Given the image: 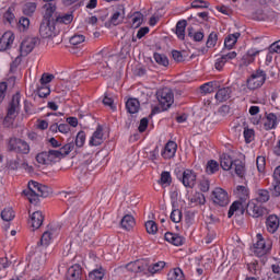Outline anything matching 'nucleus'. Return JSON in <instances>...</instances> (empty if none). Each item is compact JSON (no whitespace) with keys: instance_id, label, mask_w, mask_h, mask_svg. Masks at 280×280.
Here are the masks:
<instances>
[{"instance_id":"f257e3e1","label":"nucleus","mask_w":280,"mask_h":280,"mask_svg":"<svg viewBox=\"0 0 280 280\" xmlns=\"http://www.w3.org/2000/svg\"><path fill=\"white\" fill-rule=\"evenodd\" d=\"M84 148V141H70L63 144L58 150L43 151L36 155V161L39 165H56L60 163L65 156H69L71 152H80Z\"/></svg>"},{"instance_id":"f03ea898","label":"nucleus","mask_w":280,"mask_h":280,"mask_svg":"<svg viewBox=\"0 0 280 280\" xmlns=\"http://www.w3.org/2000/svg\"><path fill=\"white\" fill-rule=\"evenodd\" d=\"M19 110H21V93L16 92L7 108V116L3 119L4 128H12L14 126V119H16Z\"/></svg>"},{"instance_id":"7ed1b4c3","label":"nucleus","mask_w":280,"mask_h":280,"mask_svg":"<svg viewBox=\"0 0 280 280\" xmlns=\"http://www.w3.org/2000/svg\"><path fill=\"white\" fill-rule=\"evenodd\" d=\"M156 100L162 108V112L170 110L174 104V91L170 88H162L156 91Z\"/></svg>"},{"instance_id":"20e7f679","label":"nucleus","mask_w":280,"mask_h":280,"mask_svg":"<svg viewBox=\"0 0 280 280\" xmlns=\"http://www.w3.org/2000/svg\"><path fill=\"white\" fill-rule=\"evenodd\" d=\"M179 183L186 187V189H194L198 180V173L191 168H186L184 171H178L176 173Z\"/></svg>"},{"instance_id":"39448f33","label":"nucleus","mask_w":280,"mask_h":280,"mask_svg":"<svg viewBox=\"0 0 280 280\" xmlns=\"http://www.w3.org/2000/svg\"><path fill=\"white\" fill-rule=\"evenodd\" d=\"M266 71L258 69L252 73V75L247 79V89L250 91H255L257 89H261L264 84H266Z\"/></svg>"},{"instance_id":"423d86ee","label":"nucleus","mask_w":280,"mask_h":280,"mask_svg":"<svg viewBox=\"0 0 280 280\" xmlns=\"http://www.w3.org/2000/svg\"><path fill=\"white\" fill-rule=\"evenodd\" d=\"M211 200L217 207H228L231 199L229 192L224 188L217 187L211 194Z\"/></svg>"},{"instance_id":"0eeeda50","label":"nucleus","mask_w":280,"mask_h":280,"mask_svg":"<svg viewBox=\"0 0 280 280\" xmlns=\"http://www.w3.org/2000/svg\"><path fill=\"white\" fill-rule=\"evenodd\" d=\"M257 242L254 244V255L256 257H264V255H268L272 248V244L269 243L266 244V240L264 238V235L257 234L256 235Z\"/></svg>"},{"instance_id":"6e6552de","label":"nucleus","mask_w":280,"mask_h":280,"mask_svg":"<svg viewBox=\"0 0 280 280\" xmlns=\"http://www.w3.org/2000/svg\"><path fill=\"white\" fill-rule=\"evenodd\" d=\"M40 44V39L38 37H26L22 40L20 45V56H30L32 51H34V48L36 45Z\"/></svg>"},{"instance_id":"1a4fd4ad","label":"nucleus","mask_w":280,"mask_h":280,"mask_svg":"<svg viewBox=\"0 0 280 280\" xmlns=\"http://www.w3.org/2000/svg\"><path fill=\"white\" fill-rule=\"evenodd\" d=\"M42 38H51L56 36V20H43L39 26Z\"/></svg>"},{"instance_id":"9d476101","label":"nucleus","mask_w":280,"mask_h":280,"mask_svg":"<svg viewBox=\"0 0 280 280\" xmlns=\"http://www.w3.org/2000/svg\"><path fill=\"white\" fill-rule=\"evenodd\" d=\"M9 151L15 152L16 154H30V144L27 141H10Z\"/></svg>"},{"instance_id":"9b49d317","label":"nucleus","mask_w":280,"mask_h":280,"mask_svg":"<svg viewBox=\"0 0 280 280\" xmlns=\"http://www.w3.org/2000/svg\"><path fill=\"white\" fill-rule=\"evenodd\" d=\"M265 224L267 232L270 233L271 235H275V233L279 231L280 219L277 214H269L266 218Z\"/></svg>"},{"instance_id":"f8f14e48","label":"nucleus","mask_w":280,"mask_h":280,"mask_svg":"<svg viewBox=\"0 0 280 280\" xmlns=\"http://www.w3.org/2000/svg\"><path fill=\"white\" fill-rule=\"evenodd\" d=\"M246 206V213L252 218H264L266 215V208L258 206L255 202H248Z\"/></svg>"},{"instance_id":"ddd939ff","label":"nucleus","mask_w":280,"mask_h":280,"mask_svg":"<svg viewBox=\"0 0 280 280\" xmlns=\"http://www.w3.org/2000/svg\"><path fill=\"white\" fill-rule=\"evenodd\" d=\"M124 19H126V8H124V5H118L114 10L109 23H112V25H121Z\"/></svg>"},{"instance_id":"4468645a","label":"nucleus","mask_w":280,"mask_h":280,"mask_svg":"<svg viewBox=\"0 0 280 280\" xmlns=\"http://www.w3.org/2000/svg\"><path fill=\"white\" fill-rule=\"evenodd\" d=\"M66 277L68 280H82V277H84V270L82 269V266L74 264L68 268Z\"/></svg>"},{"instance_id":"2eb2a0df","label":"nucleus","mask_w":280,"mask_h":280,"mask_svg":"<svg viewBox=\"0 0 280 280\" xmlns=\"http://www.w3.org/2000/svg\"><path fill=\"white\" fill-rule=\"evenodd\" d=\"M246 212V203L242 201H233V203L230 206V209L228 211V218H232L234 214L236 215H244Z\"/></svg>"},{"instance_id":"dca6fc26","label":"nucleus","mask_w":280,"mask_h":280,"mask_svg":"<svg viewBox=\"0 0 280 280\" xmlns=\"http://www.w3.org/2000/svg\"><path fill=\"white\" fill-rule=\"evenodd\" d=\"M164 240L173 246H183L186 242V238L184 236H180V234L173 232H166L164 234Z\"/></svg>"},{"instance_id":"f3484780","label":"nucleus","mask_w":280,"mask_h":280,"mask_svg":"<svg viewBox=\"0 0 280 280\" xmlns=\"http://www.w3.org/2000/svg\"><path fill=\"white\" fill-rule=\"evenodd\" d=\"M56 10H58L56 2H45V4L43 5V11H44L43 21H56V19H54V14H56Z\"/></svg>"},{"instance_id":"a211bd4d","label":"nucleus","mask_w":280,"mask_h":280,"mask_svg":"<svg viewBox=\"0 0 280 280\" xmlns=\"http://www.w3.org/2000/svg\"><path fill=\"white\" fill-rule=\"evenodd\" d=\"M176 150H178L176 141H167L161 154L165 160L174 159L176 156Z\"/></svg>"},{"instance_id":"6ab92c4d","label":"nucleus","mask_w":280,"mask_h":280,"mask_svg":"<svg viewBox=\"0 0 280 280\" xmlns=\"http://www.w3.org/2000/svg\"><path fill=\"white\" fill-rule=\"evenodd\" d=\"M43 222H45V215H43V212L35 211L31 215L28 224H31L33 231H37V229H40V226H43Z\"/></svg>"},{"instance_id":"aec40b11","label":"nucleus","mask_w":280,"mask_h":280,"mask_svg":"<svg viewBox=\"0 0 280 280\" xmlns=\"http://www.w3.org/2000/svg\"><path fill=\"white\" fill-rule=\"evenodd\" d=\"M136 224L135 217L130 212L125 213L120 220V229H124V231H132Z\"/></svg>"},{"instance_id":"412c9836","label":"nucleus","mask_w":280,"mask_h":280,"mask_svg":"<svg viewBox=\"0 0 280 280\" xmlns=\"http://www.w3.org/2000/svg\"><path fill=\"white\" fill-rule=\"evenodd\" d=\"M235 163V160L229 154L223 153L220 155V166L224 172H229L230 170H233V164Z\"/></svg>"},{"instance_id":"4be33fe9","label":"nucleus","mask_w":280,"mask_h":280,"mask_svg":"<svg viewBox=\"0 0 280 280\" xmlns=\"http://www.w3.org/2000/svg\"><path fill=\"white\" fill-rule=\"evenodd\" d=\"M14 33L12 31L5 32L1 37L2 51L10 49L14 45Z\"/></svg>"},{"instance_id":"5701e85b","label":"nucleus","mask_w":280,"mask_h":280,"mask_svg":"<svg viewBox=\"0 0 280 280\" xmlns=\"http://www.w3.org/2000/svg\"><path fill=\"white\" fill-rule=\"evenodd\" d=\"M233 168L238 178L246 176V163H244V161L240 159L234 160Z\"/></svg>"},{"instance_id":"b1692460","label":"nucleus","mask_w":280,"mask_h":280,"mask_svg":"<svg viewBox=\"0 0 280 280\" xmlns=\"http://www.w3.org/2000/svg\"><path fill=\"white\" fill-rule=\"evenodd\" d=\"M277 124H279V120L277 118V115H275V113L266 114V118L264 122L266 130H272L273 128H277Z\"/></svg>"},{"instance_id":"393cba45","label":"nucleus","mask_w":280,"mask_h":280,"mask_svg":"<svg viewBox=\"0 0 280 280\" xmlns=\"http://www.w3.org/2000/svg\"><path fill=\"white\" fill-rule=\"evenodd\" d=\"M259 50L252 48L249 49L246 55L242 58V65L243 67H248V65H253L255 62V56H258Z\"/></svg>"},{"instance_id":"a878e982","label":"nucleus","mask_w":280,"mask_h":280,"mask_svg":"<svg viewBox=\"0 0 280 280\" xmlns=\"http://www.w3.org/2000/svg\"><path fill=\"white\" fill-rule=\"evenodd\" d=\"M126 108H127V113H130V115H135L136 113H139V108H141V104L137 98H129L126 102Z\"/></svg>"},{"instance_id":"bb28decb","label":"nucleus","mask_w":280,"mask_h":280,"mask_svg":"<svg viewBox=\"0 0 280 280\" xmlns=\"http://www.w3.org/2000/svg\"><path fill=\"white\" fill-rule=\"evenodd\" d=\"M231 88H222L218 90L215 94V100H218V102H226V100H231Z\"/></svg>"},{"instance_id":"cd10ccee","label":"nucleus","mask_w":280,"mask_h":280,"mask_svg":"<svg viewBox=\"0 0 280 280\" xmlns=\"http://www.w3.org/2000/svg\"><path fill=\"white\" fill-rule=\"evenodd\" d=\"M187 28V20L178 21L176 24V36L179 40H185V30Z\"/></svg>"},{"instance_id":"c85d7f7f","label":"nucleus","mask_w":280,"mask_h":280,"mask_svg":"<svg viewBox=\"0 0 280 280\" xmlns=\"http://www.w3.org/2000/svg\"><path fill=\"white\" fill-rule=\"evenodd\" d=\"M106 276V269H104L103 267L93 269L90 273L88 279L89 280H102L104 279V277Z\"/></svg>"},{"instance_id":"c756f323","label":"nucleus","mask_w":280,"mask_h":280,"mask_svg":"<svg viewBox=\"0 0 280 280\" xmlns=\"http://www.w3.org/2000/svg\"><path fill=\"white\" fill-rule=\"evenodd\" d=\"M3 21L4 23H9V25L11 26L16 25V16L14 15L13 7L9 8L7 12L3 14Z\"/></svg>"},{"instance_id":"7c9ffc66","label":"nucleus","mask_w":280,"mask_h":280,"mask_svg":"<svg viewBox=\"0 0 280 280\" xmlns=\"http://www.w3.org/2000/svg\"><path fill=\"white\" fill-rule=\"evenodd\" d=\"M235 195L240 199V202H243L246 205V200H248V188L245 186H237L235 190Z\"/></svg>"},{"instance_id":"2f4dec72","label":"nucleus","mask_w":280,"mask_h":280,"mask_svg":"<svg viewBox=\"0 0 280 280\" xmlns=\"http://www.w3.org/2000/svg\"><path fill=\"white\" fill-rule=\"evenodd\" d=\"M220 86V83L218 81H210L208 83H205L200 86V91L201 93H205L207 95V93H213L215 91V89H218Z\"/></svg>"},{"instance_id":"473e14b6","label":"nucleus","mask_w":280,"mask_h":280,"mask_svg":"<svg viewBox=\"0 0 280 280\" xmlns=\"http://www.w3.org/2000/svg\"><path fill=\"white\" fill-rule=\"evenodd\" d=\"M14 218H16V214L14 213V210L11 207L4 208L1 211V220H3V222H12Z\"/></svg>"},{"instance_id":"72a5a7b5","label":"nucleus","mask_w":280,"mask_h":280,"mask_svg":"<svg viewBox=\"0 0 280 280\" xmlns=\"http://www.w3.org/2000/svg\"><path fill=\"white\" fill-rule=\"evenodd\" d=\"M108 137V135H106V130L104 127H102V125H98L96 130L94 131L92 138H91V141H95V139H98V140H106Z\"/></svg>"},{"instance_id":"f704fd0d","label":"nucleus","mask_w":280,"mask_h":280,"mask_svg":"<svg viewBox=\"0 0 280 280\" xmlns=\"http://www.w3.org/2000/svg\"><path fill=\"white\" fill-rule=\"evenodd\" d=\"M256 200L257 202H268V200H270V191H268V189H258L256 191Z\"/></svg>"},{"instance_id":"c9c22d12","label":"nucleus","mask_w":280,"mask_h":280,"mask_svg":"<svg viewBox=\"0 0 280 280\" xmlns=\"http://www.w3.org/2000/svg\"><path fill=\"white\" fill-rule=\"evenodd\" d=\"M240 36H241L240 33L228 35L224 40V46L228 49H233V46L237 43V38H240Z\"/></svg>"},{"instance_id":"e433bc0d","label":"nucleus","mask_w":280,"mask_h":280,"mask_svg":"<svg viewBox=\"0 0 280 280\" xmlns=\"http://www.w3.org/2000/svg\"><path fill=\"white\" fill-rule=\"evenodd\" d=\"M166 262L165 261H158L152 265H149L148 272L149 275H156V272H161L163 268H165Z\"/></svg>"},{"instance_id":"4c0bfd02","label":"nucleus","mask_w":280,"mask_h":280,"mask_svg":"<svg viewBox=\"0 0 280 280\" xmlns=\"http://www.w3.org/2000/svg\"><path fill=\"white\" fill-rule=\"evenodd\" d=\"M159 185H161L162 187H170V185H172V174L167 171H163L161 173Z\"/></svg>"},{"instance_id":"58836bf2","label":"nucleus","mask_w":280,"mask_h":280,"mask_svg":"<svg viewBox=\"0 0 280 280\" xmlns=\"http://www.w3.org/2000/svg\"><path fill=\"white\" fill-rule=\"evenodd\" d=\"M220 171V164L215 160H209L206 165V172L208 174H215Z\"/></svg>"},{"instance_id":"ea45409f","label":"nucleus","mask_w":280,"mask_h":280,"mask_svg":"<svg viewBox=\"0 0 280 280\" xmlns=\"http://www.w3.org/2000/svg\"><path fill=\"white\" fill-rule=\"evenodd\" d=\"M55 23H62L63 25H70L73 23V14L67 13L55 18Z\"/></svg>"},{"instance_id":"a19ab883","label":"nucleus","mask_w":280,"mask_h":280,"mask_svg":"<svg viewBox=\"0 0 280 280\" xmlns=\"http://www.w3.org/2000/svg\"><path fill=\"white\" fill-rule=\"evenodd\" d=\"M145 231L149 235H156L159 232V225L153 220H149L144 223Z\"/></svg>"},{"instance_id":"79ce46f5","label":"nucleus","mask_w":280,"mask_h":280,"mask_svg":"<svg viewBox=\"0 0 280 280\" xmlns=\"http://www.w3.org/2000/svg\"><path fill=\"white\" fill-rule=\"evenodd\" d=\"M168 277L171 280H187L185 279V272H183V269H180V267L174 268Z\"/></svg>"},{"instance_id":"37998d69","label":"nucleus","mask_w":280,"mask_h":280,"mask_svg":"<svg viewBox=\"0 0 280 280\" xmlns=\"http://www.w3.org/2000/svg\"><path fill=\"white\" fill-rule=\"evenodd\" d=\"M23 194H25L31 205H38V202H40V195L38 192L32 191V190L31 191L24 190Z\"/></svg>"},{"instance_id":"c03bdc74","label":"nucleus","mask_w":280,"mask_h":280,"mask_svg":"<svg viewBox=\"0 0 280 280\" xmlns=\"http://www.w3.org/2000/svg\"><path fill=\"white\" fill-rule=\"evenodd\" d=\"M153 58L158 65L162 67H167L170 65V59L164 54L154 52Z\"/></svg>"},{"instance_id":"a18cd8bd","label":"nucleus","mask_w":280,"mask_h":280,"mask_svg":"<svg viewBox=\"0 0 280 280\" xmlns=\"http://www.w3.org/2000/svg\"><path fill=\"white\" fill-rule=\"evenodd\" d=\"M51 232L46 231L43 233L39 242L37 243V246H49L51 244Z\"/></svg>"},{"instance_id":"49530a36","label":"nucleus","mask_w":280,"mask_h":280,"mask_svg":"<svg viewBox=\"0 0 280 280\" xmlns=\"http://www.w3.org/2000/svg\"><path fill=\"white\" fill-rule=\"evenodd\" d=\"M170 219L174 224H178L183 220V211L180 209H173Z\"/></svg>"},{"instance_id":"de8ad7c7","label":"nucleus","mask_w":280,"mask_h":280,"mask_svg":"<svg viewBox=\"0 0 280 280\" xmlns=\"http://www.w3.org/2000/svg\"><path fill=\"white\" fill-rule=\"evenodd\" d=\"M36 12V2H27L23 7V14L32 16Z\"/></svg>"},{"instance_id":"09e8293b","label":"nucleus","mask_w":280,"mask_h":280,"mask_svg":"<svg viewBox=\"0 0 280 280\" xmlns=\"http://www.w3.org/2000/svg\"><path fill=\"white\" fill-rule=\"evenodd\" d=\"M15 25H18V30H20V32H27V30H30V19L21 18Z\"/></svg>"},{"instance_id":"8fccbe9b","label":"nucleus","mask_w":280,"mask_h":280,"mask_svg":"<svg viewBox=\"0 0 280 280\" xmlns=\"http://www.w3.org/2000/svg\"><path fill=\"white\" fill-rule=\"evenodd\" d=\"M256 167L259 174L266 172V156L258 155L256 159Z\"/></svg>"},{"instance_id":"3c124183","label":"nucleus","mask_w":280,"mask_h":280,"mask_svg":"<svg viewBox=\"0 0 280 280\" xmlns=\"http://www.w3.org/2000/svg\"><path fill=\"white\" fill-rule=\"evenodd\" d=\"M191 202H195L196 205H205L207 202V198L205 197V194L197 191L194 194Z\"/></svg>"},{"instance_id":"603ef678","label":"nucleus","mask_w":280,"mask_h":280,"mask_svg":"<svg viewBox=\"0 0 280 280\" xmlns=\"http://www.w3.org/2000/svg\"><path fill=\"white\" fill-rule=\"evenodd\" d=\"M206 45L209 49H211V47H215V45H218V33L211 32L208 36Z\"/></svg>"},{"instance_id":"864d4df0","label":"nucleus","mask_w":280,"mask_h":280,"mask_svg":"<svg viewBox=\"0 0 280 280\" xmlns=\"http://www.w3.org/2000/svg\"><path fill=\"white\" fill-rule=\"evenodd\" d=\"M210 188H211V182L209 180V178L203 177L202 179H200L199 189L202 194H207V191H209Z\"/></svg>"},{"instance_id":"5fc2aeb1","label":"nucleus","mask_w":280,"mask_h":280,"mask_svg":"<svg viewBox=\"0 0 280 280\" xmlns=\"http://www.w3.org/2000/svg\"><path fill=\"white\" fill-rule=\"evenodd\" d=\"M143 25V14L136 12L132 16V27H141Z\"/></svg>"},{"instance_id":"6e6d98bb","label":"nucleus","mask_w":280,"mask_h":280,"mask_svg":"<svg viewBox=\"0 0 280 280\" xmlns=\"http://www.w3.org/2000/svg\"><path fill=\"white\" fill-rule=\"evenodd\" d=\"M192 30L194 28H188V36L190 37V38H194V40L196 42V43H200V40H202L203 38H205V33H202V32H196V33H192Z\"/></svg>"},{"instance_id":"4d7b16f0","label":"nucleus","mask_w":280,"mask_h":280,"mask_svg":"<svg viewBox=\"0 0 280 280\" xmlns=\"http://www.w3.org/2000/svg\"><path fill=\"white\" fill-rule=\"evenodd\" d=\"M51 94V90L49 89V86L47 85H42L38 91H37V95L38 97H42V98H45L47 97L48 95Z\"/></svg>"},{"instance_id":"13d9d810","label":"nucleus","mask_w":280,"mask_h":280,"mask_svg":"<svg viewBox=\"0 0 280 280\" xmlns=\"http://www.w3.org/2000/svg\"><path fill=\"white\" fill-rule=\"evenodd\" d=\"M49 187L43 185V184H39V188L37 190V195H39V198H47L49 197Z\"/></svg>"},{"instance_id":"bf43d9fd","label":"nucleus","mask_w":280,"mask_h":280,"mask_svg":"<svg viewBox=\"0 0 280 280\" xmlns=\"http://www.w3.org/2000/svg\"><path fill=\"white\" fill-rule=\"evenodd\" d=\"M245 141H255V130L245 128L243 131Z\"/></svg>"},{"instance_id":"052dcab7","label":"nucleus","mask_w":280,"mask_h":280,"mask_svg":"<svg viewBox=\"0 0 280 280\" xmlns=\"http://www.w3.org/2000/svg\"><path fill=\"white\" fill-rule=\"evenodd\" d=\"M191 8H195V9H207V8H209V2H207L205 0H194L191 2Z\"/></svg>"},{"instance_id":"680f3d73","label":"nucleus","mask_w":280,"mask_h":280,"mask_svg":"<svg viewBox=\"0 0 280 280\" xmlns=\"http://www.w3.org/2000/svg\"><path fill=\"white\" fill-rule=\"evenodd\" d=\"M219 117H229L231 115V106L222 105L218 110Z\"/></svg>"},{"instance_id":"e2e57ef3","label":"nucleus","mask_w":280,"mask_h":280,"mask_svg":"<svg viewBox=\"0 0 280 280\" xmlns=\"http://www.w3.org/2000/svg\"><path fill=\"white\" fill-rule=\"evenodd\" d=\"M56 77L54 74L44 73L39 80L40 84L47 86Z\"/></svg>"},{"instance_id":"0e129e2a","label":"nucleus","mask_w":280,"mask_h":280,"mask_svg":"<svg viewBox=\"0 0 280 280\" xmlns=\"http://www.w3.org/2000/svg\"><path fill=\"white\" fill-rule=\"evenodd\" d=\"M150 267V265L148 264H144V262H141L138 260V268H137V271H136V275H148V268Z\"/></svg>"},{"instance_id":"69168bd1","label":"nucleus","mask_w":280,"mask_h":280,"mask_svg":"<svg viewBox=\"0 0 280 280\" xmlns=\"http://www.w3.org/2000/svg\"><path fill=\"white\" fill-rule=\"evenodd\" d=\"M84 35H74L70 38V45H81V43H84Z\"/></svg>"},{"instance_id":"338daca9","label":"nucleus","mask_w":280,"mask_h":280,"mask_svg":"<svg viewBox=\"0 0 280 280\" xmlns=\"http://www.w3.org/2000/svg\"><path fill=\"white\" fill-rule=\"evenodd\" d=\"M159 159V144H156L153 150L149 151V161H156Z\"/></svg>"},{"instance_id":"774afa93","label":"nucleus","mask_w":280,"mask_h":280,"mask_svg":"<svg viewBox=\"0 0 280 280\" xmlns=\"http://www.w3.org/2000/svg\"><path fill=\"white\" fill-rule=\"evenodd\" d=\"M39 188H40V183L31 180L28 182V190H25V191H35V194H38Z\"/></svg>"}]
</instances>
